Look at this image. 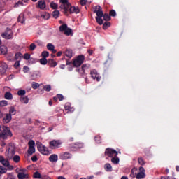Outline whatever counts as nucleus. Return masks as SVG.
<instances>
[{
    "label": "nucleus",
    "instance_id": "nucleus-1",
    "mask_svg": "<svg viewBox=\"0 0 179 179\" xmlns=\"http://www.w3.org/2000/svg\"><path fill=\"white\" fill-rule=\"evenodd\" d=\"M61 3H62V9H64V13L68 16V12L69 13L78 14L80 12L79 7L72 6L68 0H60Z\"/></svg>",
    "mask_w": 179,
    "mask_h": 179
},
{
    "label": "nucleus",
    "instance_id": "nucleus-2",
    "mask_svg": "<svg viewBox=\"0 0 179 179\" xmlns=\"http://www.w3.org/2000/svg\"><path fill=\"white\" fill-rule=\"evenodd\" d=\"M96 9L94 10V13H96V20L98 24H103L104 23V20H102L103 16H104V13H103V10H101V7L99 6L97 7Z\"/></svg>",
    "mask_w": 179,
    "mask_h": 179
},
{
    "label": "nucleus",
    "instance_id": "nucleus-3",
    "mask_svg": "<svg viewBox=\"0 0 179 179\" xmlns=\"http://www.w3.org/2000/svg\"><path fill=\"white\" fill-rule=\"evenodd\" d=\"M12 136V132L10 130L8 129L7 127H3L1 129L0 126V139H3V141H5L8 139V136Z\"/></svg>",
    "mask_w": 179,
    "mask_h": 179
},
{
    "label": "nucleus",
    "instance_id": "nucleus-4",
    "mask_svg": "<svg viewBox=\"0 0 179 179\" xmlns=\"http://www.w3.org/2000/svg\"><path fill=\"white\" fill-rule=\"evenodd\" d=\"M83 62H85V56L83 55H80L73 61V65L76 68H78V66H80Z\"/></svg>",
    "mask_w": 179,
    "mask_h": 179
},
{
    "label": "nucleus",
    "instance_id": "nucleus-5",
    "mask_svg": "<svg viewBox=\"0 0 179 179\" xmlns=\"http://www.w3.org/2000/svg\"><path fill=\"white\" fill-rule=\"evenodd\" d=\"M1 37L6 40H11L13 38V33L10 28H6L5 32L1 34Z\"/></svg>",
    "mask_w": 179,
    "mask_h": 179
},
{
    "label": "nucleus",
    "instance_id": "nucleus-6",
    "mask_svg": "<svg viewBox=\"0 0 179 179\" xmlns=\"http://www.w3.org/2000/svg\"><path fill=\"white\" fill-rule=\"evenodd\" d=\"M118 155V152L117 150L108 148L105 150V156H108V157H117Z\"/></svg>",
    "mask_w": 179,
    "mask_h": 179
},
{
    "label": "nucleus",
    "instance_id": "nucleus-7",
    "mask_svg": "<svg viewBox=\"0 0 179 179\" xmlns=\"http://www.w3.org/2000/svg\"><path fill=\"white\" fill-rule=\"evenodd\" d=\"M38 150L41 153L42 155H50V151H48V148L45 147L42 143H39L36 144Z\"/></svg>",
    "mask_w": 179,
    "mask_h": 179
},
{
    "label": "nucleus",
    "instance_id": "nucleus-8",
    "mask_svg": "<svg viewBox=\"0 0 179 179\" xmlns=\"http://www.w3.org/2000/svg\"><path fill=\"white\" fill-rule=\"evenodd\" d=\"M60 160H69L73 157V155L69 152H62L59 155Z\"/></svg>",
    "mask_w": 179,
    "mask_h": 179
},
{
    "label": "nucleus",
    "instance_id": "nucleus-9",
    "mask_svg": "<svg viewBox=\"0 0 179 179\" xmlns=\"http://www.w3.org/2000/svg\"><path fill=\"white\" fill-rule=\"evenodd\" d=\"M61 145H62V142L59 140H52L49 143L50 149H58Z\"/></svg>",
    "mask_w": 179,
    "mask_h": 179
},
{
    "label": "nucleus",
    "instance_id": "nucleus-10",
    "mask_svg": "<svg viewBox=\"0 0 179 179\" xmlns=\"http://www.w3.org/2000/svg\"><path fill=\"white\" fill-rule=\"evenodd\" d=\"M90 75L91 78H92L94 80H96V82H100V80H101V76H100V73L97 72V70H91Z\"/></svg>",
    "mask_w": 179,
    "mask_h": 179
},
{
    "label": "nucleus",
    "instance_id": "nucleus-11",
    "mask_svg": "<svg viewBox=\"0 0 179 179\" xmlns=\"http://www.w3.org/2000/svg\"><path fill=\"white\" fill-rule=\"evenodd\" d=\"M83 143H79L77 142L74 143L73 145L70 147L71 150H73V152H78L79 149H83Z\"/></svg>",
    "mask_w": 179,
    "mask_h": 179
},
{
    "label": "nucleus",
    "instance_id": "nucleus-12",
    "mask_svg": "<svg viewBox=\"0 0 179 179\" xmlns=\"http://www.w3.org/2000/svg\"><path fill=\"white\" fill-rule=\"evenodd\" d=\"M18 174H17V178L18 179H29L30 178V176H29V174L27 173H24V171H26L25 169H20Z\"/></svg>",
    "mask_w": 179,
    "mask_h": 179
},
{
    "label": "nucleus",
    "instance_id": "nucleus-13",
    "mask_svg": "<svg viewBox=\"0 0 179 179\" xmlns=\"http://www.w3.org/2000/svg\"><path fill=\"white\" fill-rule=\"evenodd\" d=\"M48 160L51 163H57L58 162V155L57 154H52L49 157Z\"/></svg>",
    "mask_w": 179,
    "mask_h": 179
},
{
    "label": "nucleus",
    "instance_id": "nucleus-14",
    "mask_svg": "<svg viewBox=\"0 0 179 179\" xmlns=\"http://www.w3.org/2000/svg\"><path fill=\"white\" fill-rule=\"evenodd\" d=\"M6 69H8V65L5 63H2L0 66V73L4 75L6 73Z\"/></svg>",
    "mask_w": 179,
    "mask_h": 179
},
{
    "label": "nucleus",
    "instance_id": "nucleus-15",
    "mask_svg": "<svg viewBox=\"0 0 179 179\" xmlns=\"http://www.w3.org/2000/svg\"><path fill=\"white\" fill-rule=\"evenodd\" d=\"M12 121V115L9 113L6 114V117L3 119V122L4 124H9V122Z\"/></svg>",
    "mask_w": 179,
    "mask_h": 179
},
{
    "label": "nucleus",
    "instance_id": "nucleus-16",
    "mask_svg": "<svg viewBox=\"0 0 179 179\" xmlns=\"http://www.w3.org/2000/svg\"><path fill=\"white\" fill-rule=\"evenodd\" d=\"M48 64L50 68H55V66L57 65V62H55L52 59H49L48 61Z\"/></svg>",
    "mask_w": 179,
    "mask_h": 179
},
{
    "label": "nucleus",
    "instance_id": "nucleus-17",
    "mask_svg": "<svg viewBox=\"0 0 179 179\" xmlns=\"http://www.w3.org/2000/svg\"><path fill=\"white\" fill-rule=\"evenodd\" d=\"M4 99H6V100H13V95L12 94V93H10V92H6L4 94Z\"/></svg>",
    "mask_w": 179,
    "mask_h": 179
},
{
    "label": "nucleus",
    "instance_id": "nucleus-18",
    "mask_svg": "<svg viewBox=\"0 0 179 179\" xmlns=\"http://www.w3.org/2000/svg\"><path fill=\"white\" fill-rule=\"evenodd\" d=\"M0 162L3 164V166H5V167H9V161L5 160L3 157H0Z\"/></svg>",
    "mask_w": 179,
    "mask_h": 179
},
{
    "label": "nucleus",
    "instance_id": "nucleus-19",
    "mask_svg": "<svg viewBox=\"0 0 179 179\" xmlns=\"http://www.w3.org/2000/svg\"><path fill=\"white\" fill-rule=\"evenodd\" d=\"M104 169L106 171L111 172L113 171V166H111V164L107 163L104 166Z\"/></svg>",
    "mask_w": 179,
    "mask_h": 179
},
{
    "label": "nucleus",
    "instance_id": "nucleus-20",
    "mask_svg": "<svg viewBox=\"0 0 179 179\" xmlns=\"http://www.w3.org/2000/svg\"><path fill=\"white\" fill-rule=\"evenodd\" d=\"M17 22H20L21 24H24V15H20L17 18Z\"/></svg>",
    "mask_w": 179,
    "mask_h": 179
},
{
    "label": "nucleus",
    "instance_id": "nucleus-21",
    "mask_svg": "<svg viewBox=\"0 0 179 179\" xmlns=\"http://www.w3.org/2000/svg\"><path fill=\"white\" fill-rule=\"evenodd\" d=\"M20 101H21V103H23L24 104H28L29 103V97L21 96L20 98Z\"/></svg>",
    "mask_w": 179,
    "mask_h": 179
},
{
    "label": "nucleus",
    "instance_id": "nucleus-22",
    "mask_svg": "<svg viewBox=\"0 0 179 179\" xmlns=\"http://www.w3.org/2000/svg\"><path fill=\"white\" fill-rule=\"evenodd\" d=\"M65 54L68 58H72L73 52L71 49H67L65 52Z\"/></svg>",
    "mask_w": 179,
    "mask_h": 179
},
{
    "label": "nucleus",
    "instance_id": "nucleus-23",
    "mask_svg": "<svg viewBox=\"0 0 179 179\" xmlns=\"http://www.w3.org/2000/svg\"><path fill=\"white\" fill-rule=\"evenodd\" d=\"M33 153H36V148L29 146L28 148V155L31 156Z\"/></svg>",
    "mask_w": 179,
    "mask_h": 179
},
{
    "label": "nucleus",
    "instance_id": "nucleus-24",
    "mask_svg": "<svg viewBox=\"0 0 179 179\" xmlns=\"http://www.w3.org/2000/svg\"><path fill=\"white\" fill-rule=\"evenodd\" d=\"M145 177H146V175L145 174V173H143V172H142V173L139 172V173L136 175V179H143V178H145Z\"/></svg>",
    "mask_w": 179,
    "mask_h": 179
},
{
    "label": "nucleus",
    "instance_id": "nucleus-25",
    "mask_svg": "<svg viewBox=\"0 0 179 179\" xmlns=\"http://www.w3.org/2000/svg\"><path fill=\"white\" fill-rule=\"evenodd\" d=\"M6 152L8 153L10 152L12 155H15V148L12 145H8V148L6 149Z\"/></svg>",
    "mask_w": 179,
    "mask_h": 179
},
{
    "label": "nucleus",
    "instance_id": "nucleus-26",
    "mask_svg": "<svg viewBox=\"0 0 179 179\" xmlns=\"http://www.w3.org/2000/svg\"><path fill=\"white\" fill-rule=\"evenodd\" d=\"M38 8H40L41 9H45L46 5H45V3L44 1H38Z\"/></svg>",
    "mask_w": 179,
    "mask_h": 179
},
{
    "label": "nucleus",
    "instance_id": "nucleus-27",
    "mask_svg": "<svg viewBox=\"0 0 179 179\" xmlns=\"http://www.w3.org/2000/svg\"><path fill=\"white\" fill-rule=\"evenodd\" d=\"M67 28L68 25L66 24H63L59 27V31L62 33L63 31H65Z\"/></svg>",
    "mask_w": 179,
    "mask_h": 179
},
{
    "label": "nucleus",
    "instance_id": "nucleus-28",
    "mask_svg": "<svg viewBox=\"0 0 179 179\" xmlns=\"http://www.w3.org/2000/svg\"><path fill=\"white\" fill-rule=\"evenodd\" d=\"M39 62L41 65H47L48 64V60L46 58L42 57L40 59Z\"/></svg>",
    "mask_w": 179,
    "mask_h": 179
},
{
    "label": "nucleus",
    "instance_id": "nucleus-29",
    "mask_svg": "<svg viewBox=\"0 0 179 179\" xmlns=\"http://www.w3.org/2000/svg\"><path fill=\"white\" fill-rule=\"evenodd\" d=\"M103 20H105L106 22H109V20H111V17L110 14L108 15V13L103 14Z\"/></svg>",
    "mask_w": 179,
    "mask_h": 179
},
{
    "label": "nucleus",
    "instance_id": "nucleus-30",
    "mask_svg": "<svg viewBox=\"0 0 179 179\" xmlns=\"http://www.w3.org/2000/svg\"><path fill=\"white\" fill-rule=\"evenodd\" d=\"M111 162L112 163H113V164H118V163H120V158L117 157H113L111 159Z\"/></svg>",
    "mask_w": 179,
    "mask_h": 179
},
{
    "label": "nucleus",
    "instance_id": "nucleus-31",
    "mask_svg": "<svg viewBox=\"0 0 179 179\" xmlns=\"http://www.w3.org/2000/svg\"><path fill=\"white\" fill-rule=\"evenodd\" d=\"M22 57H23V55L20 52H17V53L15 54V59L16 61H20Z\"/></svg>",
    "mask_w": 179,
    "mask_h": 179
},
{
    "label": "nucleus",
    "instance_id": "nucleus-32",
    "mask_svg": "<svg viewBox=\"0 0 179 179\" xmlns=\"http://www.w3.org/2000/svg\"><path fill=\"white\" fill-rule=\"evenodd\" d=\"M33 177L36 179H41V174L39 173L38 171H36L33 174Z\"/></svg>",
    "mask_w": 179,
    "mask_h": 179
},
{
    "label": "nucleus",
    "instance_id": "nucleus-33",
    "mask_svg": "<svg viewBox=\"0 0 179 179\" xmlns=\"http://www.w3.org/2000/svg\"><path fill=\"white\" fill-rule=\"evenodd\" d=\"M13 160L15 163H19L20 162V156L14 155V157H13Z\"/></svg>",
    "mask_w": 179,
    "mask_h": 179
},
{
    "label": "nucleus",
    "instance_id": "nucleus-34",
    "mask_svg": "<svg viewBox=\"0 0 179 179\" xmlns=\"http://www.w3.org/2000/svg\"><path fill=\"white\" fill-rule=\"evenodd\" d=\"M10 115H15L16 114V110H15L14 107H10L9 110V113Z\"/></svg>",
    "mask_w": 179,
    "mask_h": 179
},
{
    "label": "nucleus",
    "instance_id": "nucleus-35",
    "mask_svg": "<svg viewBox=\"0 0 179 179\" xmlns=\"http://www.w3.org/2000/svg\"><path fill=\"white\" fill-rule=\"evenodd\" d=\"M64 34L66 36H71V34H72V29L67 27L66 29L64 31Z\"/></svg>",
    "mask_w": 179,
    "mask_h": 179
},
{
    "label": "nucleus",
    "instance_id": "nucleus-36",
    "mask_svg": "<svg viewBox=\"0 0 179 179\" xmlns=\"http://www.w3.org/2000/svg\"><path fill=\"white\" fill-rule=\"evenodd\" d=\"M52 16L55 19H58V17H59V10L53 11Z\"/></svg>",
    "mask_w": 179,
    "mask_h": 179
},
{
    "label": "nucleus",
    "instance_id": "nucleus-37",
    "mask_svg": "<svg viewBox=\"0 0 179 179\" xmlns=\"http://www.w3.org/2000/svg\"><path fill=\"white\" fill-rule=\"evenodd\" d=\"M42 58H48V57H50V53L48 51H43L41 53Z\"/></svg>",
    "mask_w": 179,
    "mask_h": 179
},
{
    "label": "nucleus",
    "instance_id": "nucleus-38",
    "mask_svg": "<svg viewBox=\"0 0 179 179\" xmlns=\"http://www.w3.org/2000/svg\"><path fill=\"white\" fill-rule=\"evenodd\" d=\"M28 50L29 51H34V50H36V44L31 43L30 45L28 47Z\"/></svg>",
    "mask_w": 179,
    "mask_h": 179
},
{
    "label": "nucleus",
    "instance_id": "nucleus-39",
    "mask_svg": "<svg viewBox=\"0 0 179 179\" xmlns=\"http://www.w3.org/2000/svg\"><path fill=\"white\" fill-rule=\"evenodd\" d=\"M8 169L2 166H0V174H5Z\"/></svg>",
    "mask_w": 179,
    "mask_h": 179
},
{
    "label": "nucleus",
    "instance_id": "nucleus-40",
    "mask_svg": "<svg viewBox=\"0 0 179 179\" xmlns=\"http://www.w3.org/2000/svg\"><path fill=\"white\" fill-rule=\"evenodd\" d=\"M110 26H111V23H110L109 22H106L105 23H103V30H107V28L110 27Z\"/></svg>",
    "mask_w": 179,
    "mask_h": 179
},
{
    "label": "nucleus",
    "instance_id": "nucleus-41",
    "mask_svg": "<svg viewBox=\"0 0 179 179\" xmlns=\"http://www.w3.org/2000/svg\"><path fill=\"white\" fill-rule=\"evenodd\" d=\"M64 108L66 111H72V108L71 107V103H66Z\"/></svg>",
    "mask_w": 179,
    "mask_h": 179
},
{
    "label": "nucleus",
    "instance_id": "nucleus-42",
    "mask_svg": "<svg viewBox=\"0 0 179 179\" xmlns=\"http://www.w3.org/2000/svg\"><path fill=\"white\" fill-rule=\"evenodd\" d=\"M94 141L95 142H96V143H101V136H96L94 137Z\"/></svg>",
    "mask_w": 179,
    "mask_h": 179
},
{
    "label": "nucleus",
    "instance_id": "nucleus-43",
    "mask_svg": "<svg viewBox=\"0 0 179 179\" xmlns=\"http://www.w3.org/2000/svg\"><path fill=\"white\" fill-rule=\"evenodd\" d=\"M47 48L49 50V51H52V50H54V48H55V46H54L52 43H48Z\"/></svg>",
    "mask_w": 179,
    "mask_h": 179
},
{
    "label": "nucleus",
    "instance_id": "nucleus-44",
    "mask_svg": "<svg viewBox=\"0 0 179 179\" xmlns=\"http://www.w3.org/2000/svg\"><path fill=\"white\" fill-rule=\"evenodd\" d=\"M50 8H52V9H58V4L55 2H51Z\"/></svg>",
    "mask_w": 179,
    "mask_h": 179
},
{
    "label": "nucleus",
    "instance_id": "nucleus-45",
    "mask_svg": "<svg viewBox=\"0 0 179 179\" xmlns=\"http://www.w3.org/2000/svg\"><path fill=\"white\" fill-rule=\"evenodd\" d=\"M6 106H8V101L3 100L0 101V107H5Z\"/></svg>",
    "mask_w": 179,
    "mask_h": 179
},
{
    "label": "nucleus",
    "instance_id": "nucleus-46",
    "mask_svg": "<svg viewBox=\"0 0 179 179\" xmlns=\"http://www.w3.org/2000/svg\"><path fill=\"white\" fill-rule=\"evenodd\" d=\"M28 145H29V148H34L36 146V143L34 142V141L33 140H31L29 141L28 143Z\"/></svg>",
    "mask_w": 179,
    "mask_h": 179
},
{
    "label": "nucleus",
    "instance_id": "nucleus-47",
    "mask_svg": "<svg viewBox=\"0 0 179 179\" xmlns=\"http://www.w3.org/2000/svg\"><path fill=\"white\" fill-rule=\"evenodd\" d=\"M109 15L112 17H115L117 16V13L114 10H111L110 12H109Z\"/></svg>",
    "mask_w": 179,
    "mask_h": 179
},
{
    "label": "nucleus",
    "instance_id": "nucleus-48",
    "mask_svg": "<svg viewBox=\"0 0 179 179\" xmlns=\"http://www.w3.org/2000/svg\"><path fill=\"white\" fill-rule=\"evenodd\" d=\"M17 94H18V96H24V94H26V90H19L17 92Z\"/></svg>",
    "mask_w": 179,
    "mask_h": 179
},
{
    "label": "nucleus",
    "instance_id": "nucleus-49",
    "mask_svg": "<svg viewBox=\"0 0 179 179\" xmlns=\"http://www.w3.org/2000/svg\"><path fill=\"white\" fill-rule=\"evenodd\" d=\"M43 89L45 90V92H51V85H46L44 86Z\"/></svg>",
    "mask_w": 179,
    "mask_h": 179
},
{
    "label": "nucleus",
    "instance_id": "nucleus-50",
    "mask_svg": "<svg viewBox=\"0 0 179 179\" xmlns=\"http://www.w3.org/2000/svg\"><path fill=\"white\" fill-rule=\"evenodd\" d=\"M39 86L40 85H38V83H36V82L32 83V89H38Z\"/></svg>",
    "mask_w": 179,
    "mask_h": 179
},
{
    "label": "nucleus",
    "instance_id": "nucleus-51",
    "mask_svg": "<svg viewBox=\"0 0 179 179\" xmlns=\"http://www.w3.org/2000/svg\"><path fill=\"white\" fill-rule=\"evenodd\" d=\"M138 162L141 166L145 165V161H143V159L142 157H139L138 159Z\"/></svg>",
    "mask_w": 179,
    "mask_h": 179
},
{
    "label": "nucleus",
    "instance_id": "nucleus-52",
    "mask_svg": "<svg viewBox=\"0 0 179 179\" xmlns=\"http://www.w3.org/2000/svg\"><path fill=\"white\" fill-rule=\"evenodd\" d=\"M29 64H36L37 62L36 59L33 58V57H30L29 59Z\"/></svg>",
    "mask_w": 179,
    "mask_h": 179
},
{
    "label": "nucleus",
    "instance_id": "nucleus-53",
    "mask_svg": "<svg viewBox=\"0 0 179 179\" xmlns=\"http://www.w3.org/2000/svg\"><path fill=\"white\" fill-rule=\"evenodd\" d=\"M86 3H87V0H80V4L82 6H85V5H86Z\"/></svg>",
    "mask_w": 179,
    "mask_h": 179
},
{
    "label": "nucleus",
    "instance_id": "nucleus-54",
    "mask_svg": "<svg viewBox=\"0 0 179 179\" xmlns=\"http://www.w3.org/2000/svg\"><path fill=\"white\" fill-rule=\"evenodd\" d=\"M15 78V76L13 75H10L9 76H8L7 78H6L5 80L6 82H8V80H12V78Z\"/></svg>",
    "mask_w": 179,
    "mask_h": 179
},
{
    "label": "nucleus",
    "instance_id": "nucleus-55",
    "mask_svg": "<svg viewBox=\"0 0 179 179\" xmlns=\"http://www.w3.org/2000/svg\"><path fill=\"white\" fill-rule=\"evenodd\" d=\"M24 59L28 60L30 58V54L25 53L23 57Z\"/></svg>",
    "mask_w": 179,
    "mask_h": 179
},
{
    "label": "nucleus",
    "instance_id": "nucleus-56",
    "mask_svg": "<svg viewBox=\"0 0 179 179\" xmlns=\"http://www.w3.org/2000/svg\"><path fill=\"white\" fill-rule=\"evenodd\" d=\"M57 99L59 101H62L64 100V95L62 94H57Z\"/></svg>",
    "mask_w": 179,
    "mask_h": 179
},
{
    "label": "nucleus",
    "instance_id": "nucleus-57",
    "mask_svg": "<svg viewBox=\"0 0 179 179\" xmlns=\"http://www.w3.org/2000/svg\"><path fill=\"white\" fill-rule=\"evenodd\" d=\"M29 69H29L28 66H24V68H23V71H24L25 73H27V72H29Z\"/></svg>",
    "mask_w": 179,
    "mask_h": 179
},
{
    "label": "nucleus",
    "instance_id": "nucleus-58",
    "mask_svg": "<svg viewBox=\"0 0 179 179\" xmlns=\"http://www.w3.org/2000/svg\"><path fill=\"white\" fill-rule=\"evenodd\" d=\"M35 43H36V44H38V45H39L40 47H41V45H43V42L40 40L36 41Z\"/></svg>",
    "mask_w": 179,
    "mask_h": 179
},
{
    "label": "nucleus",
    "instance_id": "nucleus-59",
    "mask_svg": "<svg viewBox=\"0 0 179 179\" xmlns=\"http://www.w3.org/2000/svg\"><path fill=\"white\" fill-rule=\"evenodd\" d=\"M20 61H16V62L14 64V67L15 68H17L19 66V65H20Z\"/></svg>",
    "mask_w": 179,
    "mask_h": 179
},
{
    "label": "nucleus",
    "instance_id": "nucleus-60",
    "mask_svg": "<svg viewBox=\"0 0 179 179\" xmlns=\"http://www.w3.org/2000/svg\"><path fill=\"white\" fill-rule=\"evenodd\" d=\"M87 66V65H86V64H83L82 65L81 69H82L83 72L85 73V71Z\"/></svg>",
    "mask_w": 179,
    "mask_h": 179
},
{
    "label": "nucleus",
    "instance_id": "nucleus-61",
    "mask_svg": "<svg viewBox=\"0 0 179 179\" xmlns=\"http://www.w3.org/2000/svg\"><path fill=\"white\" fill-rule=\"evenodd\" d=\"M31 159L32 160V162H37V160H38V159L37 158V156L32 157Z\"/></svg>",
    "mask_w": 179,
    "mask_h": 179
},
{
    "label": "nucleus",
    "instance_id": "nucleus-62",
    "mask_svg": "<svg viewBox=\"0 0 179 179\" xmlns=\"http://www.w3.org/2000/svg\"><path fill=\"white\" fill-rule=\"evenodd\" d=\"M139 171H140V173H145V168L141 166V167L139 168Z\"/></svg>",
    "mask_w": 179,
    "mask_h": 179
},
{
    "label": "nucleus",
    "instance_id": "nucleus-63",
    "mask_svg": "<svg viewBox=\"0 0 179 179\" xmlns=\"http://www.w3.org/2000/svg\"><path fill=\"white\" fill-rule=\"evenodd\" d=\"M161 179H170V176H161Z\"/></svg>",
    "mask_w": 179,
    "mask_h": 179
},
{
    "label": "nucleus",
    "instance_id": "nucleus-64",
    "mask_svg": "<svg viewBox=\"0 0 179 179\" xmlns=\"http://www.w3.org/2000/svg\"><path fill=\"white\" fill-rule=\"evenodd\" d=\"M62 55V52L59 51L57 53V57H61Z\"/></svg>",
    "mask_w": 179,
    "mask_h": 179
}]
</instances>
